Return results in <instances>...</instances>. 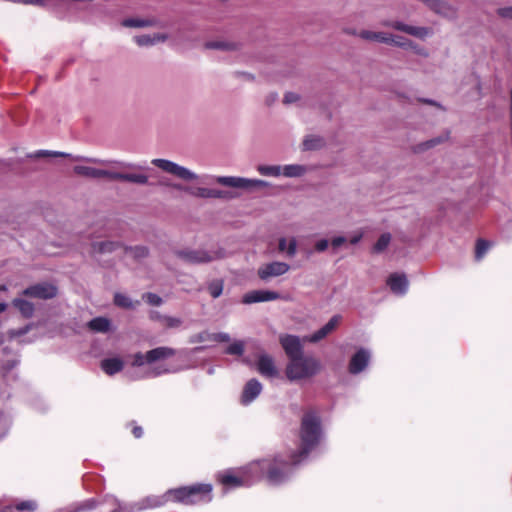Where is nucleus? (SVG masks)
Listing matches in <instances>:
<instances>
[{"label":"nucleus","mask_w":512,"mask_h":512,"mask_svg":"<svg viewBox=\"0 0 512 512\" xmlns=\"http://www.w3.org/2000/svg\"><path fill=\"white\" fill-rule=\"evenodd\" d=\"M152 164L160 168L161 170L171 175H174L182 180H194L197 178V174L170 160L157 158L152 160Z\"/></svg>","instance_id":"9"},{"label":"nucleus","mask_w":512,"mask_h":512,"mask_svg":"<svg viewBox=\"0 0 512 512\" xmlns=\"http://www.w3.org/2000/svg\"><path fill=\"white\" fill-rule=\"evenodd\" d=\"M278 249L280 252H286L289 257L295 256L297 252V240L292 237L289 242L286 238L282 237L278 242Z\"/></svg>","instance_id":"30"},{"label":"nucleus","mask_w":512,"mask_h":512,"mask_svg":"<svg viewBox=\"0 0 512 512\" xmlns=\"http://www.w3.org/2000/svg\"><path fill=\"white\" fill-rule=\"evenodd\" d=\"M124 253L134 259H142L148 256V249L145 246H135L124 248Z\"/></svg>","instance_id":"36"},{"label":"nucleus","mask_w":512,"mask_h":512,"mask_svg":"<svg viewBox=\"0 0 512 512\" xmlns=\"http://www.w3.org/2000/svg\"><path fill=\"white\" fill-rule=\"evenodd\" d=\"M323 436L322 421L319 413L313 409L304 411L299 429V450L293 453V463L298 464L307 457L321 442Z\"/></svg>","instance_id":"1"},{"label":"nucleus","mask_w":512,"mask_h":512,"mask_svg":"<svg viewBox=\"0 0 512 512\" xmlns=\"http://www.w3.org/2000/svg\"><path fill=\"white\" fill-rule=\"evenodd\" d=\"M143 299L152 306H159L162 303L161 297L154 293H145Z\"/></svg>","instance_id":"48"},{"label":"nucleus","mask_w":512,"mask_h":512,"mask_svg":"<svg viewBox=\"0 0 512 512\" xmlns=\"http://www.w3.org/2000/svg\"><path fill=\"white\" fill-rule=\"evenodd\" d=\"M230 337L226 333H209L207 331H202L200 333L194 334L190 336L189 343H211V342H228Z\"/></svg>","instance_id":"19"},{"label":"nucleus","mask_w":512,"mask_h":512,"mask_svg":"<svg viewBox=\"0 0 512 512\" xmlns=\"http://www.w3.org/2000/svg\"><path fill=\"white\" fill-rule=\"evenodd\" d=\"M337 323L338 322H327L321 329L310 335L307 340L311 343L320 341L336 328Z\"/></svg>","instance_id":"31"},{"label":"nucleus","mask_w":512,"mask_h":512,"mask_svg":"<svg viewBox=\"0 0 512 512\" xmlns=\"http://www.w3.org/2000/svg\"><path fill=\"white\" fill-rule=\"evenodd\" d=\"M111 504H112V507L110 510L108 511H104L102 509H100V512H119V505L118 503L115 501V500H111Z\"/></svg>","instance_id":"60"},{"label":"nucleus","mask_w":512,"mask_h":512,"mask_svg":"<svg viewBox=\"0 0 512 512\" xmlns=\"http://www.w3.org/2000/svg\"><path fill=\"white\" fill-rule=\"evenodd\" d=\"M491 243L484 239H478L475 247V258L481 260L486 252L489 250Z\"/></svg>","instance_id":"41"},{"label":"nucleus","mask_w":512,"mask_h":512,"mask_svg":"<svg viewBox=\"0 0 512 512\" xmlns=\"http://www.w3.org/2000/svg\"><path fill=\"white\" fill-rule=\"evenodd\" d=\"M155 22L149 19L128 18L122 22L125 27L140 28L154 25Z\"/></svg>","instance_id":"38"},{"label":"nucleus","mask_w":512,"mask_h":512,"mask_svg":"<svg viewBox=\"0 0 512 512\" xmlns=\"http://www.w3.org/2000/svg\"><path fill=\"white\" fill-rule=\"evenodd\" d=\"M176 354L175 350L169 347H157L147 352L148 364L154 363L159 360L167 359Z\"/></svg>","instance_id":"27"},{"label":"nucleus","mask_w":512,"mask_h":512,"mask_svg":"<svg viewBox=\"0 0 512 512\" xmlns=\"http://www.w3.org/2000/svg\"><path fill=\"white\" fill-rule=\"evenodd\" d=\"M125 246L120 241L104 240L93 242L91 245L90 254L93 257L100 255L111 254L118 250L124 251Z\"/></svg>","instance_id":"15"},{"label":"nucleus","mask_w":512,"mask_h":512,"mask_svg":"<svg viewBox=\"0 0 512 512\" xmlns=\"http://www.w3.org/2000/svg\"><path fill=\"white\" fill-rule=\"evenodd\" d=\"M328 245H329L328 240L322 239V240H319L318 242H316L315 249L318 252H323L328 248Z\"/></svg>","instance_id":"54"},{"label":"nucleus","mask_w":512,"mask_h":512,"mask_svg":"<svg viewBox=\"0 0 512 512\" xmlns=\"http://www.w3.org/2000/svg\"><path fill=\"white\" fill-rule=\"evenodd\" d=\"M7 309V304L0 303V314L3 313Z\"/></svg>","instance_id":"64"},{"label":"nucleus","mask_w":512,"mask_h":512,"mask_svg":"<svg viewBox=\"0 0 512 512\" xmlns=\"http://www.w3.org/2000/svg\"><path fill=\"white\" fill-rule=\"evenodd\" d=\"M168 36L164 33L144 34L135 36L134 40L139 46H152L159 42L166 41Z\"/></svg>","instance_id":"28"},{"label":"nucleus","mask_w":512,"mask_h":512,"mask_svg":"<svg viewBox=\"0 0 512 512\" xmlns=\"http://www.w3.org/2000/svg\"><path fill=\"white\" fill-rule=\"evenodd\" d=\"M229 355H242L244 352V344L241 341H236L230 344L225 351Z\"/></svg>","instance_id":"43"},{"label":"nucleus","mask_w":512,"mask_h":512,"mask_svg":"<svg viewBox=\"0 0 512 512\" xmlns=\"http://www.w3.org/2000/svg\"><path fill=\"white\" fill-rule=\"evenodd\" d=\"M113 303L118 308L124 310H135L140 304L138 300H133L129 295L122 292H116L114 294Z\"/></svg>","instance_id":"26"},{"label":"nucleus","mask_w":512,"mask_h":512,"mask_svg":"<svg viewBox=\"0 0 512 512\" xmlns=\"http://www.w3.org/2000/svg\"><path fill=\"white\" fill-rule=\"evenodd\" d=\"M293 463V453L289 460L281 456L265 458L251 463L248 466L250 473L257 474L260 478H265L270 484L276 485L282 483L288 476Z\"/></svg>","instance_id":"2"},{"label":"nucleus","mask_w":512,"mask_h":512,"mask_svg":"<svg viewBox=\"0 0 512 512\" xmlns=\"http://www.w3.org/2000/svg\"><path fill=\"white\" fill-rule=\"evenodd\" d=\"M498 15L503 18L512 19V6L498 9Z\"/></svg>","instance_id":"53"},{"label":"nucleus","mask_w":512,"mask_h":512,"mask_svg":"<svg viewBox=\"0 0 512 512\" xmlns=\"http://www.w3.org/2000/svg\"><path fill=\"white\" fill-rule=\"evenodd\" d=\"M390 241H391L390 233H383L379 237L377 242L374 244L373 251L376 252V253L383 252L388 247V245L390 244Z\"/></svg>","instance_id":"40"},{"label":"nucleus","mask_w":512,"mask_h":512,"mask_svg":"<svg viewBox=\"0 0 512 512\" xmlns=\"http://www.w3.org/2000/svg\"><path fill=\"white\" fill-rule=\"evenodd\" d=\"M324 144V141L321 137H318V136H307L304 140H303V149L304 150H316V149H320Z\"/></svg>","instance_id":"35"},{"label":"nucleus","mask_w":512,"mask_h":512,"mask_svg":"<svg viewBox=\"0 0 512 512\" xmlns=\"http://www.w3.org/2000/svg\"><path fill=\"white\" fill-rule=\"evenodd\" d=\"M108 499L89 498L75 504L70 512H90L101 508Z\"/></svg>","instance_id":"25"},{"label":"nucleus","mask_w":512,"mask_h":512,"mask_svg":"<svg viewBox=\"0 0 512 512\" xmlns=\"http://www.w3.org/2000/svg\"><path fill=\"white\" fill-rule=\"evenodd\" d=\"M42 322H29L23 328L12 329L7 335L9 340H17L19 343H30L34 341L41 332Z\"/></svg>","instance_id":"8"},{"label":"nucleus","mask_w":512,"mask_h":512,"mask_svg":"<svg viewBox=\"0 0 512 512\" xmlns=\"http://www.w3.org/2000/svg\"><path fill=\"white\" fill-rule=\"evenodd\" d=\"M223 286V281L218 279L210 282L207 286V290L213 298H218L223 292Z\"/></svg>","instance_id":"42"},{"label":"nucleus","mask_w":512,"mask_h":512,"mask_svg":"<svg viewBox=\"0 0 512 512\" xmlns=\"http://www.w3.org/2000/svg\"><path fill=\"white\" fill-rule=\"evenodd\" d=\"M280 344L284 349L290 362H294L303 355V347L299 337L284 335L280 337Z\"/></svg>","instance_id":"13"},{"label":"nucleus","mask_w":512,"mask_h":512,"mask_svg":"<svg viewBox=\"0 0 512 512\" xmlns=\"http://www.w3.org/2000/svg\"><path fill=\"white\" fill-rule=\"evenodd\" d=\"M234 197H236V195L231 193V192L223 191V190H218V189H211L210 198H213V199H231V198H234Z\"/></svg>","instance_id":"45"},{"label":"nucleus","mask_w":512,"mask_h":512,"mask_svg":"<svg viewBox=\"0 0 512 512\" xmlns=\"http://www.w3.org/2000/svg\"><path fill=\"white\" fill-rule=\"evenodd\" d=\"M15 508L18 511H25V510H27V511H34L37 508V504H36V502H34L32 500H26V501H22L20 503H17L15 505Z\"/></svg>","instance_id":"47"},{"label":"nucleus","mask_w":512,"mask_h":512,"mask_svg":"<svg viewBox=\"0 0 512 512\" xmlns=\"http://www.w3.org/2000/svg\"><path fill=\"white\" fill-rule=\"evenodd\" d=\"M218 184L226 187L238 188L247 191H252L257 188H263L268 186V182L260 179H248L243 177L235 176H218L215 178Z\"/></svg>","instance_id":"7"},{"label":"nucleus","mask_w":512,"mask_h":512,"mask_svg":"<svg viewBox=\"0 0 512 512\" xmlns=\"http://www.w3.org/2000/svg\"><path fill=\"white\" fill-rule=\"evenodd\" d=\"M176 256L189 264H205L221 259L224 255L220 250L185 249L176 251Z\"/></svg>","instance_id":"6"},{"label":"nucleus","mask_w":512,"mask_h":512,"mask_svg":"<svg viewBox=\"0 0 512 512\" xmlns=\"http://www.w3.org/2000/svg\"><path fill=\"white\" fill-rule=\"evenodd\" d=\"M168 502H172V498L168 495V490L160 496L152 495L142 499L137 505L138 510L143 509H154L165 505Z\"/></svg>","instance_id":"21"},{"label":"nucleus","mask_w":512,"mask_h":512,"mask_svg":"<svg viewBox=\"0 0 512 512\" xmlns=\"http://www.w3.org/2000/svg\"><path fill=\"white\" fill-rule=\"evenodd\" d=\"M241 75H242L245 79H247V80H252V79H253V76H252V75H250V74H248V73H244V72H243V73H241Z\"/></svg>","instance_id":"63"},{"label":"nucleus","mask_w":512,"mask_h":512,"mask_svg":"<svg viewBox=\"0 0 512 512\" xmlns=\"http://www.w3.org/2000/svg\"><path fill=\"white\" fill-rule=\"evenodd\" d=\"M387 44L395 45L401 48L412 47V41L405 39L401 36L392 35V40H390Z\"/></svg>","instance_id":"44"},{"label":"nucleus","mask_w":512,"mask_h":512,"mask_svg":"<svg viewBox=\"0 0 512 512\" xmlns=\"http://www.w3.org/2000/svg\"><path fill=\"white\" fill-rule=\"evenodd\" d=\"M147 352L145 354L143 353H136L134 355V360H133V365L134 366H143L144 364H148V360H147Z\"/></svg>","instance_id":"50"},{"label":"nucleus","mask_w":512,"mask_h":512,"mask_svg":"<svg viewBox=\"0 0 512 512\" xmlns=\"http://www.w3.org/2000/svg\"><path fill=\"white\" fill-rule=\"evenodd\" d=\"M262 385L261 383L256 379L249 380L242 392L241 396V402L244 405L249 404L252 402L261 392Z\"/></svg>","instance_id":"23"},{"label":"nucleus","mask_w":512,"mask_h":512,"mask_svg":"<svg viewBox=\"0 0 512 512\" xmlns=\"http://www.w3.org/2000/svg\"><path fill=\"white\" fill-rule=\"evenodd\" d=\"M348 34L356 35L363 40L374 41L379 43L387 44L390 40H392V34L385 32H374L370 30H361L356 32L355 30H346Z\"/></svg>","instance_id":"20"},{"label":"nucleus","mask_w":512,"mask_h":512,"mask_svg":"<svg viewBox=\"0 0 512 512\" xmlns=\"http://www.w3.org/2000/svg\"><path fill=\"white\" fill-rule=\"evenodd\" d=\"M58 294V288L55 284L50 282L37 283L29 286L23 290L22 295L37 298L42 300H48L56 297Z\"/></svg>","instance_id":"10"},{"label":"nucleus","mask_w":512,"mask_h":512,"mask_svg":"<svg viewBox=\"0 0 512 512\" xmlns=\"http://www.w3.org/2000/svg\"><path fill=\"white\" fill-rule=\"evenodd\" d=\"M12 304L15 308H17L23 317L29 318L33 315L34 312V306L31 302L22 299V298H15L12 301Z\"/></svg>","instance_id":"32"},{"label":"nucleus","mask_w":512,"mask_h":512,"mask_svg":"<svg viewBox=\"0 0 512 512\" xmlns=\"http://www.w3.org/2000/svg\"><path fill=\"white\" fill-rule=\"evenodd\" d=\"M17 364H18V360H16V359L8 360V361H6V362L2 365V368H3V370H5V371H10V370H11V369H13Z\"/></svg>","instance_id":"56"},{"label":"nucleus","mask_w":512,"mask_h":512,"mask_svg":"<svg viewBox=\"0 0 512 512\" xmlns=\"http://www.w3.org/2000/svg\"><path fill=\"white\" fill-rule=\"evenodd\" d=\"M307 172V168L299 164L282 166V173L285 177H301Z\"/></svg>","instance_id":"33"},{"label":"nucleus","mask_w":512,"mask_h":512,"mask_svg":"<svg viewBox=\"0 0 512 512\" xmlns=\"http://www.w3.org/2000/svg\"><path fill=\"white\" fill-rule=\"evenodd\" d=\"M7 428L6 418L2 413H0V437L4 435Z\"/></svg>","instance_id":"58"},{"label":"nucleus","mask_w":512,"mask_h":512,"mask_svg":"<svg viewBox=\"0 0 512 512\" xmlns=\"http://www.w3.org/2000/svg\"><path fill=\"white\" fill-rule=\"evenodd\" d=\"M185 187H186V185H182V184H178V183H175V184L171 185L172 189H175V190H178V191H182V192L185 191Z\"/></svg>","instance_id":"61"},{"label":"nucleus","mask_w":512,"mask_h":512,"mask_svg":"<svg viewBox=\"0 0 512 512\" xmlns=\"http://www.w3.org/2000/svg\"><path fill=\"white\" fill-rule=\"evenodd\" d=\"M289 270L290 265L286 262L272 261L262 264L257 270V275L262 281L266 282L271 278L286 274Z\"/></svg>","instance_id":"11"},{"label":"nucleus","mask_w":512,"mask_h":512,"mask_svg":"<svg viewBox=\"0 0 512 512\" xmlns=\"http://www.w3.org/2000/svg\"><path fill=\"white\" fill-rule=\"evenodd\" d=\"M279 293L270 290H253L247 292L242 299L245 304H252L258 302H267L279 299Z\"/></svg>","instance_id":"17"},{"label":"nucleus","mask_w":512,"mask_h":512,"mask_svg":"<svg viewBox=\"0 0 512 512\" xmlns=\"http://www.w3.org/2000/svg\"><path fill=\"white\" fill-rule=\"evenodd\" d=\"M370 360V354L367 350L359 349L350 359L348 370L351 374H359L368 365Z\"/></svg>","instance_id":"18"},{"label":"nucleus","mask_w":512,"mask_h":512,"mask_svg":"<svg viewBox=\"0 0 512 512\" xmlns=\"http://www.w3.org/2000/svg\"><path fill=\"white\" fill-rule=\"evenodd\" d=\"M85 329L91 333H108L111 331V322H86Z\"/></svg>","instance_id":"34"},{"label":"nucleus","mask_w":512,"mask_h":512,"mask_svg":"<svg viewBox=\"0 0 512 512\" xmlns=\"http://www.w3.org/2000/svg\"><path fill=\"white\" fill-rule=\"evenodd\" d=\"M258 172L263 176L278 177L282 173V166L280 165H259Z\"/></svg>","instance_id":"37"},{"label":"nucleus","mask_w":512,"mask_h":512,"mask_svg":"<svg viewBox=\"0 0 512 512\" xmlns=\"http://www.w3.org/2000/svg\"><path fill=\"white\" fill-rule=\"evenodd\" d=\"M123 367L124 363L119 358H107L101 361V368L108 375H114L120 372Z\"/></svg>","instance_id":"29"},{"label":"nucleus","mask_w":512,"mask_h":512,"mask_svg":"<svg viewBox=\"0 0 512 512\" xmlns=\"http://www.w3.org/2000/svg\"><path fill=\"white\" fill-rule=\"evenodd\" d=\"M408 280L404 274L394 273L389 276L387 285L397 295H404L408 290Z\"/></svg>","instance_id":"22"},{"label":"nucleus","mask_w":512,"mask_h":512,"mask_svg":"<svg viewBox=\"0 0 512 512\" xmlns=\"http://www.w3.org/2000/svg\"><path fill=\"white\" fill-rule=\"evenodd\" d=\"M210 194H211L210 188H204V187H196L195 188V197H197V198L209 199Z\"/></svg>","instance_id":"51"},{"label":"nucleus","mask_w":512,"mask_h":512,"mask_svg":"<svg viewBox=\"0 0 512 512\" xmlns=\"http://www.w3.org/2000/svg\"><path fill=\"white\" fill-rule=\"evenodd\" d=\"M207 48L210 49H221V50H231L234 49V45L231 43L223 42V41H214L206 44Z\"/></svg>","instance_id":"46"},{"label":"nucleus","mask_w":512,"mask_h":512,"mask_svg":"<svg viewBox=\"0 0 512 512\" xmlns=\"http://www.w3.org/2000/svg\"><path fill=\"white\" fill-rule=\"evenodd\" d=\"M345 242H346V238H345V237H343V236H338V237H335V238H333V239H332L331 244H332V246H333L334 248H338V247H340L342 244H344Z\"/></svg>","instance_id":"57"},{"label":"nucleus","mask_w":512,"mask_h":512,"mask_svg":"<svg viewBox=\"0 0 512 512\" xmlns=\"http://www.w3.org/2000/svg\"><path fill=\"white\" fill-rule=\"evenodd\" d=\"M248 472V469L247 471H240L238 473L227 471L219 474L217 476V480L220 484L227 488H237L249 485L250 479L248 477Z\"/></svg>","instance_id":"12"},{"label":"nucleus","mask_w":512,"mask_h":512,"mask_svg":"<svg viewBox=\"0 0 512 512\" xmlns=\"http://www.w3.org/2000/svg\"><path fill=\"white\" fill-rule=\"evenodd\" d=\"M88 162L98 163L101 165H105L107 169H97L89 166L78 165L74 167V171L76 174L89 177V178H108L110 180H115L116 169H132L134 165L132 163L126 162H116V161H107V160H98V159H85Z\"/></svg>","instance_id":"4"},{"label":"nucleus","mask_w":512,"mask_h":512,"mask_svg":"<svg viewBox=\"0 0 512 512\" xmlns=\"http://www.w3.org/2000/svg\"><path fill=\"white\" fill-rule=\"evenodd\" d=\"M213 486L209 483H195L168 490L172 502L185 506L206 504L213 499Z\"/></svg>","instance_id":"3"},{"label":"nucleus","mask_w":512,"mask_h":512,"mask_svg":"<svg viewBox=\"0 0 512 512\" xmlns=\"http://www.w3.org/2000/svg\"><path fill=\"white\" fill-rule=\"evenodd\" d=\"M128 426L131 427V433L132 435L139 439L143 436L144 432H143V428L139 425H137V423L135 421H131Z\"/></svg>","instance_id":"49"},{"label":"nucleus","mask_w":512,"mask_h":512,"mask_svg":"<svg viewBox=\"0 0 512 512\" xmlns=\"http://www.w3.org/2000/svg\"><path fill=\"white\" fill-rule=\"evenodd\" d=\"M410 48L413 49V51L416 54L423 56V57H428V52L426 51V49L419 47L418 45L414 44L413 42H412V47H410Z\"/></svg>","instance_id":"55"},{"label":"nucleus","mask_w":512,"mask_h":512,"mask_svg":"<svg viewBox=\"0 0 512 512\" xmlns=\"http://www.w3.org/2000/svg\"><path fill=\"white\" fill-rule=\"evenodd\" d=\"M299 100V95L294 93V92H287L285 95H284V103L285 104H291V103H295Z\"/></svg>","instance_id":"52"},{"label":"nucleus","mask_w":512,"mask_h":512,"mask_svg":"<svg viewBox=\"0 0 512 512\" xmlns=\"http://www.w3.org/2000/svg\"><path fill=\"white\" fill-rule=\"evenodd\" d=\"M257 369L262 376L268 378L276 377L278 374L272 357L268 355H261L259 357L257 362Z\"/></svg>","instance_id":"24"},{"label":"nucleus","mask_w":512,"mask_h":512,"mask_svg":"<svg viewBox=\"0 0 512 512\" xmlns=\"http://www.w3.org/2000/svg\"><path fill=\"white\" fill-rule=\"evenodd\" d=\"M195 188L196 187L186 186L184 192L195 197Z\"/></svg>","instance_id":"62"},{"label":"nucleus","mask_w":512,"mask_h":512,"mask_svg":"<svg viewBox=\"0 0 512 512\" xmlns=\"http://www.w3.org/2000/svg\"><path fill=\"white\" fill-rule=\"evenodd\" d=\"M363 237V233L362 232H358L356 233L354 236H352L350 238V243L351 244H357Z\"/></svg>","instance_id":"59"},{"label":"nucleus","mask_w":512,"mask_h":512,"mask_svg":"<svg viewBox=\"0 0 512 512\" xmlns=\"http://www.w3.org/2000/svg\"><path fill=\"white\" fill-rule=\"evenodd\" d=\"M382 25L402 31L419 39H424L431 34V31L426 27L412 26L400 21H385Z\"/></svg>","instance_id":"14"},{"label":"nucleus","mask_w":512,"mask_h":512,"mask_svg":"<svg viewBox=\"0 0 512 512\" xmlns=\"http://www.w3.org/2000/svg\"><path fill=\"white\" fill-rule=\"evenodd\" d=\"M321 369L320 361L313 357H304L303 355L289 362L286 367V376L289 380H300L316 375Z\"/></svg>","instance_id":"5"},{"label":"nucleus","mask_w":512,"mask_h":512,"mask_svg":"<svg viewBox=\"0 0 512 512\" xmlns=\"http://www.w3.org/2000/svg\"><path fill=\"white\" fill-rule=\"evenodd\" d=\"M134 168L132 170L139 169V166H136L135 164ZM131 169H116V176L115 180L139 184V185H145L148 183V176L144 173H138V172H129Z\"/></svg>","instance_id":"16"},{"label":"nucleus","mask_w":512,"mask_h":512,"mask_svg":"<svg viewBox=\"0 0 512 512\" xmlns=\"http://www.w3.org/2000/svg\"><path fill=\"white\" fill-rule=\"evenodd\" d=\"M448 138H449V133L446 132V133H444L441 136L435 137L433 139H430V140H428L426 142H423V143L419 144L418 145V149L420 151H424V150L433 148V147H435V146H437V145L447 141Z\"/></svg>","instance_id":"39"}]
</instances>
